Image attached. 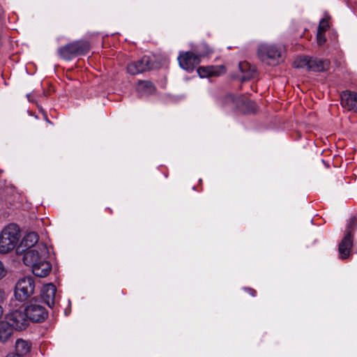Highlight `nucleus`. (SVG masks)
<instances>
[{
  "label": "nucleus",
  "mask_w": 357,
  "mask_h": 357,
  "mask_svg": "<svg viewBox=\"0 0 357 357\" xmlns=\"http://www.w3.org/2000/svg\"><path fill=\"white\" fill-rule=\"evenodd\" d=\"M310 58L307 56H301L296 59L293 66L296 68H309Z\"/></svg>",
  "instance_id": "20"
},
{
  "label": "nucleus",
  "mask_w": 357,
  "mask_h": 357,
  "mask_svg": "<svg viewBox=\"0 0 357 357\" xmlns=\"http://www.w3.org/2000/svg\"><path fill=\"white\" fill-rule=\"evenodd\" d=\"M2 314H3V309H2V307L0 306V317H1Z\"/></svg>",
  "instance_id": "28"
},
{
  "label": "nucleus",
  "mask_w": 357,
  "mask_h": 357,
  "mask_svg": "<svg viewBox=\"0 0 357 357\" xmlns=\"http://www.w3.org/2000/svg\"><path fill=\"white\" fill-rule=\"evenodd\" d=\"M75 45L73 43L68 44L59 49V53L61 58L64 59H71L73 57L77 56V49Z\"/></svg>",
  "instance_id": "15"
},
{
  "label": "nucleus",
  "mask_w": 357,
  "mask_h": 357,
  "mask_svg": "<svg viewBox=\"0 0 357 357\" xmlns=\"http://www.w3.org/2000/svg\"><path fill=\"white\" fill-rule=\"evenodd\" d=\"M259 59L269 65H275L278 63V59L280 57V50L273 45H260L257 52Z\"/></svg>",
  "instance_id": "5"
},
{
  "label": "nucleus",
  "mask_w": 357,
  "mask_h": 357,
  "mask_svg": "<svg viewBox=\"0 0 357 357\" xmlns=\"http://www.w3.org/2000/svg\"><path fill=\"white\" fill-rule=\"evenodd\" d=\"M249 291L250 292V294H251L252 296H254L255 295V291L254 290H252V289H249Z\"/></svg>",
  "instance_id": "27"
},
{
  "label": "nucleus",
  "mask_w": 357,
  "mask_h": 357,
  "mask_svg": "<svg viewBox=\"0 0 357 357\" xmlns=\"http://www.w3.org/2000/svg\"><path fill=\"white\" fill-rule=\"evenodd\" d=\"M38 236L36 232L26 233L17 248L18 252H24L28 249L33 248L38 244Z\"/></svg>",
  "instance_id": "12"
},
{
  "label": "nucleus",
  "mask_w": 357,
  "mask_h": 357,
  "mask_svg": "<svg viewBox=\"0 0 357 357\" xmlns=\"http://www.w3.org/2000/svg\"><path fill=\"white\" fill-rule=\"evenodd\" d=\"M341 105L347 111L357 113V93L344 91L341 95Z\"/></svg>",
  "instance_id": "10"
},
{
  "label": "nucleus",
  "mask_w": 357,
  "mask_h": 357,
  "mask_svg": "<svg viewBox=\"0 0 357 357\" xmlns=\"http://www.w3.org/2000/svg\"><path fill=\"white\" fill-rule=\"evenodd\" d=\"M6 357H22V356L18 355L16 353L15 354L10 353V354H8Z\"/></svg>",
  "instance_id": "26"
},
{
  "label": "nucleus",
  "mask_w": 357,
  "mask_h": 357,
  "mask_svg": "<svg viewBox=\"0 0 357 357\" xmlns=\"http://www.w3.org/2000/svg\"><path fill=\"white\" fill-rule=\"evenodd\" d=\"M40 294L45 303L50 307H52L56 303V287L52 283L46 284L42 287Z\"/></svg>",
  "instance_id": "11"
},
{
  "label": "nucleus",
  "mask_w": 357,
  "mask_h": 357,
  "mask_svg": "<svg viewBox=\"0 0 357 357\" xmlns=\"http://www.w3.org/2000/svg\"><path fill=\"white\" fill-rule=\"evenodd\" d=\"M137 92L142 96L151 94L155 91L153 84L148 81H140L137 86Z\"/></svg>",
  "instance_id": "18"
},
{
  "label": "nucleus",
  "mask_w": 357,
  "mask_h": 357,
  "mask_svg": "<svg viewBox=\"0 0 357 357\" xmlns=\"http://www.w3.org/2000/svg\"><path fill=\"white\" fill-rule=\"evenodd\" d=\"M229 98H230L233 101H234V96H229Z\"/></svg>",
  "instance_id": "30"
},
{
  "label": "nucleus",
  "mask_w": 357,
  "mask_h": 357,
  "mask_svg": "<svg viewBox=\"0 0 357 357\" xmlns=\"http://www.w3.org/2000/svg\"><path fill=\"white\" fill-rule=\"evenodd\" d=\"M49 251L47 245L43 243H39L36 247L28 249L24 252L23 262L25 265L31 268L40 262L47 259Z\"/></svg>",
  "instance_id": "2"
},
{
  "label": "nucleus",
  "mask_w": 357,
  "mask_h": 357,
  "mask_svg": "<svg viewBox=\"0 0 357 357\" xmlns=\"http://www.w3.org/2000/svg\"><path fill=\"white\" fill-rule=\"evenodd\" d=\"M317 43L319 45H323L326 41V38L324 35V33H322L321 31L320 32L317 31Z\"/></svg>",
  "instance_id": "23"
},
{
  "label": "nucleus",
  "mask_w": 357,
  "mask_h": 357,
  "mask_svg": "<svg viewBox=\"0 0 357 357\" xmlns=\"http://www.w3.org/2000/svg\"><path fill=\"white\" fill-rule=\"evenodd\" d=\"M355 218H352L347 227V233L344 238L342 239L339 245V254L341 259H346L349 257L353 241L351 236V229L355 225Z\"/></svg>",
  "instance_id": "7"
},
{
  "label": "nucleus",
  "mask_w": 357,
  "mask_h": 357,
  "mask_svg": "<svg viewBox=\"0 0 357 357\" xmlns=\"http://www.w3.org/2000/svg\"><path fill=\"white\" fill-rule=\"evenodd\" d=\"M5 298V292L0 289V302H1Z\"/></svg>",
  "instance_id": "25"
},
{
  "label": "nucleus",
  "mask_w": 357,
  "mask_h": 357,
  "mask_svg": "<svg viewBox=\"0 0 357 357\" xmlns=\"http://www.w3.org/2000/svg\"><path fill=\"white\" fill-rule=\"evenodd\" d=\"M27 98H28V100H29V101H32V100H31V98H30V95H29V94H28V95H27Z\"/></svg>",
  "instance_id": "29"
},
{
  "label": "nucleus",
  "mask_w": 357,
  "mask_h": 357,
  "mask_svg": "<svg viewBox=\"0 0 357 357\" xmlns=\"http://www.w3.org/2000/svg\"><path fill=\"white\" fill-rule=\"evenodd\" d=\"M30 349V344L28 342L19 339L15 342V351L16 354L21 356L26 355Z\"/></svg>",
  "instance_id": "19"
},
{
  "label": "nucleus",
  "mask_w": 357,
  "mask_h": 357,
  "mask_svg": "<svg viewBox=\"0 0 357 357\" xmlns=\"http://www.w3.org/2000/svg\"><path fill=\"white\" fill-rule=\"evenodd\" d=\"M24 310L29 320L34 322H41L47 317L45 308L37 303H30Z\"/></svg>",
  "instance_id": "6"
},
{
  "label": "nucleus",
  "mask_w": 357,
  "mask_h": 357,
  "mask_svg": "<svg viewBox=\"0 0 357 357\" xmlns=\"http://www.w3.org/2000/svg\"><path fill=\"white\" fill-rule=\"evenodd\" d=\"M328 27V21L326 20L325 19H322L319 22L317 31L318 32L321 31L322 33H324L327 30Z\"/></svg>",
  "instance_id": "22"
},
{
  "label": "nucleus",
  "mask_w": 357,
  "mask_h": 357,
  "mask_svg": "<svg viewBox=\"0 0 357 357\" xmlns=\"http://www.w3.org/2000/svg\"><path fill=\"white\" fill-rule=\"evenodd\" d=\"M13 330L4 319L0 321V342H6L11 337Z\"/></svg>",
  "instance_id": "17"
},
{
  "label": "nucleus",
  "mask_w": 357,
  "mask_h": 357,
  "mask_svg": "<svg viewBox=\"0 0 357 357\" xmlns=\"http://www.w3.org/2000/svg\"><path fill=\"white\" fill-rule=\"evenodd\" d=\"M32 273L37 277L45 278L49 275L52 271V265L47 259L37 263L31 268Z\"/></svg>",
  "instance_id": "14"
},
{
  "label": "nucleus",
  "mask_w": 357,
  "mask_h": 357,
  "mask_svg": "<svg viewBox=\"0 0 357 357\" xmlns=\"http://www.w3.org/2000/svg\"><path fill=\"white\" fill-rule=\"evenodd\" d=\"M329 61L328 60H321L317 58H310V64L308 70L314 71H324L328 68Z\"/></svg>",
  "instance_id": "16"
},
{
  "label": "nucleus",
  "mask_w": 357,
  "mask_h": 357,
  "mask_svg": "<svg viewBox=\"0 0 357 357\" xmlns=\"http://www.w3.org/2000/svg\"><path fill=\"white\" fill-rule=\"evenodd\" d=\"M20 238V229L16 225L5 227L0 233V253L6 254L14 250Z\"/></svg>",
  "instance_id": "1"
},
{
  "label": "nucleus",
  "mask_w": 357,
  "mask_h": 357,
  "mask_svg": "<svg viewBox=\"0 0 357 357\" xmlns=\"http://www.w3.org/2000/svg\"><path fill=\"white\" fill-rule=\"evenodd\" d=\"M243 65V63H240V67L241 68Z\"/></svg>",
  "instance_id": "31"
},
{
  "label": "nucleus",
  "mask_w": 357,
  "mask_h": 357,
  "mask_svg": "<svg viewBox=\"0 0 357 357\" xmlns=\"http://www.w3.org/2000/svg\"><path fill=\"white\" fill-rule=\"evenodd\" d=\"M7 274V270L1 261H0V280Z\"/></svg>",
  "instance_id": "24"
},
{
  "label": "nucleus",
  "mask_w": 357,
  "mask_h": 357,
  "mask_svg": "<svg viewBox=\"0 0 357 357\" xmlns=\"http://www.w3.org/2000/svg\"><path fill=\"white\" fill-rule=\"evenodd\" d=\"M12 329L22 331L29 325V317L25 310H16L7 314L4 318Z\"/></svg>",
  "instance_id": "4"
},
{
  "label": "nucleus",
  "mask_w": 357,
  "mask_h": 357,
  "mask_svg": "<svg viewBox=\"0 0 357 357\" xmlns=\"http://www.w3.org/2000/svg\"><path fill=\"white\" fill-rule=\"evenodd\" d=\"M152 68L153 65L149 57L144 56L137 61L130 63L127 66V71L129 74L135 75L149 70Z\"/></svg>",
  "instance_id": "8"
},
{
  "label": "nucleus",
  "mask_w": 357,
  "mask_h": 357,
  "mask_svg": "<svg viewBox=\"0 0 357 357\" xmlns=\"http://www.w3.org/2000/svg\"><path fill=\"white\" fill-rule=\"evenodd\" d=\"M178 60L180 66L188 71L192 70L200 62L199 56L190 52L180 54Z\"/></svg>",
  "instance_id": "9"
},
{
  "label": "nucleus",
  "mask_w": 357,
  "mask_h": 357,
  "mask_svg": "<svg viewBox=\"0 0 357 357\" xmlns=\"http://www.w3.org/2000/svg\"><path fill=\"white\" fill-rule=\"evenodd\" d=\"M73 45H75L77 49V55L84 54L86 53L89 50V45L86 41H77L75 43H73Z\"/></svg>",
  "instance_id": "21"
},
{
  "label": "nucleus",
  "mask_w": 357,
  "mask_h": 357,
  "mask_svg": "<svg viewBox=\"0 0 357 357\" xmlns=\"http://www.w3.org/2000/svg\"><path fill=\"white\" fill-rule=\"evenodd\" d=\"M225 71L223 66L200 67L197 69V73L200 77H208L211 76H219Z\"/></svg>",
  "instance_id": "13"
},
{
  "label": "nucleus",
  "mask_w": 357,
  "mask_h": 357,
  "mask_svg": "<svg viewBox=\"0 0 357 357\" xmlns=\"http://www.w3.org/2000/svg\"><path fill=\"white\" fill-rule=\"evenodd\" d=\"M35 283L31 276H24L20 278L15 284V296L20 301H24L33 294Z\"/></svg>",
  "instance_id": "3"
}]
</instances>
